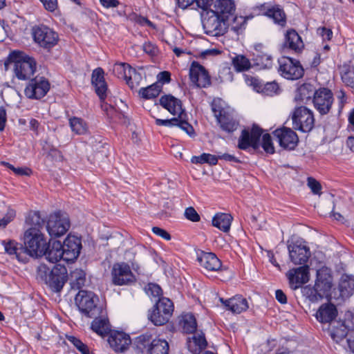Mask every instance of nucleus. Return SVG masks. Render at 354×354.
Masks as SVG:
<instances>
[{
    "mask_svg": "<svg viewBox=\"0 0 354 354\" xmlns=\"http://www.w3.org/2000/svg\"><path fill=\"white\" fill-rule=\"evenodd\" d=\"M333 286L330 270L323 267L317 272V279L314 286L310 285L301 287L302 295L312 303H317L326 297Z\"/></svg>",
    "mask_w": 354,
    "mask_h": 354,
    "instance_id": "nucleus-1",
    "label": "nucleus"
},
{
    "mask_svg": "<svg viewBox=\"0 0 354 354\" xmlns=\"http://www.w3.org/2000/svg\"><path fill=\"white\" fill-rule=\"evenodd\" d=\"M66 268L60 265L55 266L52 269L45 264H40L37 268V278L56 292L62 289L66 280Z\"/></svg>",
    "mask_w": 354,
    "mask_h": 354,
    "instance_id": "nucleus-2",
    "label": "nucleus"
},
{
    "mask_svg": "<svg viewBox=\"0 0 354 354\" xmlns=\"http://www.w3.org/2000/svg\"><path fill=\"white\" fill-rule=\"evenodd\" d=\"M24 244L28 260L30 257H41L45 253L47 245L43 234L38 227H30L24 235Z\"/></svg>",
    "mask_w": 354,
    "mask_h": 354,
    "instance_id": "nucleus-3",
    "label": "nucleus"
},
{
    "mask_svg": "<svg viewBox=\"0 0 354 354\" xmlns=\"http://www.w3.org/2000/svg\"><path fill=\"white\" fill-rule=\"evenodd\" d=\"M12 58L15 63V76L21 80L30 79L36 71L37 64L35 59L21 51H14Z\"/></svg>",
    "mask_w": 354,
    "mask_h": 354,
    "instance_id": "nucleus-4",
    "label": "nucleus"
},
{
    "mask_svg": "<svg viewBox=\"0 0 354 354\" xmlns=\"http://www.w3.org/2000/svg\"><path fill=\"white\" fill-rule=\"evenodd\" d=\"M136 348L145 354H168L169 344L163 339H153L151 334L138 336L134 342Z\"/></svg>",
    "mask_w": 354,
    "mask_h": 354,
    "instance_id": "nucleus-5",
    "label": "nucleus"
},
{
    "mask_svg": "<svg viewBox=\"0 0 354 354\" xmlns=\"http://www.w3.org/2000/svg\"><path fill=\"white\" fill-rule=\"evenodd\" d=\"M75 300L80 311L88 317H97L102 313L101 306L97 304L98 297L93 292L80 290Z\"/></svg>",
    "mask_w": 354,
    "mask_h": 354,
    "instance_id": "nucleus-6",
    "label": "nucleus"
},
{
    "mask_svg": "<svg viewBox=\"0 0 354 354\" xmlns=\"http://www.w3.org/2000/svg\"><path fill=\"white\" fill-rule=\"evenodd\" d=\"M174 309L171 300L163 297L159 298L149 313V319L156 326H162L169 322Z\"/></svg>",
    "mask_w": 354,
    "mask_h": 354,
    "instance_id": "nucleus-7",
    "label": "nucleus"
},
{
    "mask_svg": "<svg viewBox=\"0 0 354 354\" xmlns=\"http://www.w3.org/2000/svg\"><path fill=\"white\" fill-rule=\"evenodd\" d=\"M202 22L205 33L213 37L223 35L228 28L227 21L211 10H206Z\"/></svg>",
    "mask_w": 354,
    "mask_h": 354,
    "instance_id": "nucleus-8",
    "label": "nucleus"
},
{
    "mask_svg": "<svg viewBox=\"0 0 354 354\" xmlns=\"http://www.w3.org/2000/svg\"><path fill=\"white\" fill-rule=\"evenodd\" d=\"M292 128L302 132L310 131L315 124V118L311 110L304 106L296 107L292 113Z\"/></svg>",
    "mask_w": 354,
    "mask_h": 354,
    "instance_id": "nucleus-9",
    "label": "nucleus"
},
{
    "mask_svg": "<svg viewBox=\"0 0 354 354\" xmlns=\"http://www.w3.org/2000/svg\"><path fill=\"white\" fill-rule=\"evenodd\" d=\"M91 82L95 86V92L102 101L101 107L106 113L107 115L113 118L115 109L114 108L104 102L106 96L107 85L104 77V71L101 68H97L93 71Z\"/></svg>",
    "mask_w": 354,
    "mask_h": 354,
    "instance_id": "nucleus-10",
    "label": "nucleus"
},
{
    "mask_svg": "<svg viewBox=\"0 0 354 354\" xmlns=\"http://www.w3.org/2000/svg\"><path fill=\"white\" fill-rule=\"evenodd\" d=\"M111 274L112 283L115 286H129L136 281L130 266L124 262L114 263Z\"/></svg>",
    "mask_w": 354,
    "mask_h": 354,
    "instance_id": "nucleus-11",
    "label": "nucleus"
},
{
    "mask_svg": "<svg viewBox=\"0 0 354 354\" xmlns=\"http://www.w3.org/2000/svg\"><path fill=\"white\" fill-rule=\"evenodd\" d=\"M279 72L288 80H298L303 77L304 71L300 62L288 57L278 59Z\"/></svg>",
    "mask_w": 354,
    "mask_h": 354,
    "instance_id": "nucleus-12",
    "label": "nucleus"
},
{
    "mask_svg": "<svg viewBox=\"0 0 354 354\" xmlns=\"http://www.w3.org/2000/svg\"><path fill=\"white\" fill-rule=\"evenodd\" d=\"M69 227L70 221L66 214L56 212L50 215L46 229L51 237H59L64 235Z\"/></svg>",
    "mask_w": 354,
    "mask_h": 354,
    "instance_id": "nucleus-13",
    "label": "nucleus"
},
{
    "mask_svg": "<svg viewBox=\"0 0 354 354\" xmlns=\"http://www.w3.org/2000/svg\"><path fill=\"white\" fill-rule=\"evenodd\" d=\"M50 89L48 81L44 77H36L31 79L25 88L24 94L29 99H41L44 97Z\"/></svg>",
    "mask_w": 354,
    "mask_h": 354,
    "instance_id": "nucleus-14",
    "label": "nucleus"
},
{
    "mask_svg": "<svg viewBox=\"0 0 354 354\" xmlns=\"http://www.w3.org/2000/svg\"><path fill=\"white\" fill-rule=\"evenodd\" d=\"M263 130L257 125H253L251 131L243 129L239 138L238 147L246 150L250 147L258 149L260 147L259 140L262 136Z\"/></svg>",
    "mask_w": 354,
    "mask_h": 354,
    "instance_id": "nucleus-15",
    "label": "nucleus"
},
{
    "mask_svg": "<svg viewBox=\"0 0 354 354\" xmlns=\"http://www.w3.org/2000/svg\"><path fill=\"white\" fill-rule=\"evenodd\" d=\"M32 35L35 42L45 48L53 47L58 40L57 34L46 26H39L34 28Z\"/></svg>",
    "mask_w": 354,
    "mask_h": 354,
    "instance_id": "nucleus-16",
    "label": "nucleus"
},
{
    "mask_svg": "<svg viewBox=\"0 0 354 354\" xmlns=\"http://www.w3.org/2000/svg\"><path fill=\"white\" fill-rule=\"evenodd\" d=\"M333 100V95L330 90L326 88H320L315 91L312 101L315 109L323 115L328 113Z\"/></svg>",
    "mask_w": 354,
    "mask_h": 354,
    "instance_id": "nucleus-17",
    "label": "nucleus"
},
{
    "mask_svg": "<svg viewBox=\"0 0 354 354\" xmlns=\"http://www.w3.org/2000/svg\"><path fill=\"white\" fill-rule=\"evenodd\" d=\"M288 249L290 259L295 265L304 264L310 256L309 248L299 241L288 244Z\"/></svg>",
    "mask_w": 354,
    "mask_h": 354,
    "instance_id": "nucleus-18",
    "label": "nucleus"
},
{
    "mask_svg": "<svg viewBox=\"0 0 354 354\" xmlns=\"http://www.w3.org/2000/svg\"><path fill=\"white\" fill-rule=\"evenodd\" d=\"M273 133L279 145L283 149L292 150L298 144L299 138L297 133L290 128L277 129Z\"/></svg>",
    "mask_w": 354,
    "mask_h": 354,
    "instance_id": "nucleus-19",
    "label": "nucleus"
},
{
    "mask_svg": "<svg viewBox=\"0 0 354 354\" xmlns=\"http://www.w3.org/2000/svg\"><path fill=\"white\" fill-rule=\"evenodd\" d=\"M191 82L197 87L206 88L211 84L210 76L205 68L196 62H192L189 69Z\"/></svg>",
    "mask_w": 354,
    "mask_h": 354,
    "instance_id": "nucleus-20",
    "label": "nucleus"
},
{
    "mask_svg": "<svg viewBox=\"0 0 354 354\" xmlns=\"http://www.w3.org/2000/svg\"><path fill=\"white\" fill-rule=\"evenodd\" d=\"M212 111L216 118L221 128L227 132L232 133L237 129L239 124L233 115L223 109H217L216 106L212 105Z\"/></svg>",
    "mask_w": 354,
    "mask_h": 354,
    "instance_id": "nucleus-21",
    "label": "nucleus"
},
{
    "mask_svg": "<svg viewBox=\"0 0 354 354\" xmlns=\"http://www.w3.org/2000/svg\"><path fill=\"white\" fill-rule=\"evenodd\" d=\"M286 276L290 288L292 290H296L309 281V267L304 266L290 269L287 272Z\"/></svg>",
    "mask_w": 354,
    "mask_h": 354,
    "instance_id": "nucleus-22",
    "label": "nucleus"
},
{
    "mask_svg": "<svg viewBox=\"0 0 354 354\" xmlns=\"http://www.w3.org/2000/svg\"><path fill=\"white\" fill-rule=\"evenodd\" d=\"M82 249L81 240L75 236L68 235L62 243L64 261H72L80 255Z\"/></svg>",
    "mask_w": 354,
    "mask_h": 354,
    "instance_id": "nucleus-23",
    "label": "nucleus"
},
{
    "mask_svg": "<svg viewBox=\"0 0 354 354\" xmlns=\"http://www.w3.org/2000/svg\"><path fill=\"white\" fill-rule=\"evenodd\" d=\"M110 346L116 352H124L131 343L130 336L122 331H111L108 338Z\"/></svg>",
    "mask_w": 354,
    "mask_h": 354,
    "instance_id": "nucleus-24",
    "label": "nucleus"
},
{
    "mask_svg": "<svg viewBox=\"0 0 354 354\" xmlns=\"http://www.w3.org/2000/svg\"><path fill=\"white\" fill-rule=\"evenodd\" d=\"M160 105L175 116H183L187 120V115L182 108L181 101L172 95H164L160 99Z\"/></svg>",
    "mask_w": 354,
    "mask_h": 354,
    "instance_id": "nucleus-25",
    "label": "nucleus"
},
{
    "mask_svg": "<svg viewBox=\"0 0 354 354\" xmlns=\"http://www.w3.org/2000/svg\"><path fill=\"white\" fill-rule=\"evenodd\" d=\"M2 245L6 252L9 255L15 256L19 262L27 263L28 261V253L22 245L13 240L2 241Z\"/></svg>",
    "mask_w": 354,
    "mask_h": 354,
    "instance_id": "nucleus-26",
    "label": "nucleus"
},
{
    "mask_svg": "<svg viewBox=\"0 0 354 354\" xmlns=\"http://www.w3.org/2000/svg\"><path fill=\"white\" fill-rule=\"evenodd\" d=\"M220 301L227 310L236 314H240L249 308L247 299L240 295H235L229 299L220 298Z\"/></svg>",
    "mask_w": 354,
    "mask_h": 354,
    "instance_id": "nucleus-27",
    "label": "nucleus"
},
{
    "mask_svg": "<svg viewBox=\"0 0 354 354\" xmlns=\"http://www.w3.org/2000/svg\"><path fill=\"white\" fill-rule=\"evenodd\" d=\"M156 124L158 126H165L168 127H178L189 136H192L194 133L193 127L188 123L187 120L184 119L183 116H176L167 120L157 118L156 119Z\"/></svg>",
    "mask_w": 354,
    "mask_h": 354,
    "instance_id": "nucleus-28",
    "label": "nucleus"
},
{
    "mask_svg": "<svg viewBox=\"0 0 354 354\" xmlns=\"http://www.w3.org/2000/svg\"><path fill=\"white\" fill-rule=\"evenodd\" d=\"M210 10L228 21L230 17L234 15L235 5L232 0H217L214 4L213 9Z\"/></svg>",
    "mask_w": 354,
    "mask_h": 354,
    "instance_id": "nucleus-29",
    "label": "nucleus"
},
{
    "mask_svg": "<svg viewBox=\"0 0 354 354\" xmlns=\"http://www.w3.org/2000/svg\"><path fill=\"white\" fill-rule=\"evenodd\" d=\"M200 265L209 271H217L221 267V262L212 252H202L197 258Z\"/></svg>",
    "mask_w": 354,
    "mask_h": 354,
    "instance_id": "nucleus-30",
    "label": "nucleus"
},
{
    "mask_svg": "<svg viewBox=\"0 0 354 354\" xmlns=\"http://www.w3.org/2000/svg\"><path fill=\"white\" fill-rule=\"evenodd\" d=\"M46 259L50 263H57L61 259L64 260V252L62 250V243L59 241H54L46 245L44 254Z\"/></svg>",
    "mask_w": 354,
    "mask_h": 354,
    "instance_id": "nucleus-31",
    "label": "nucleus"
},
{
    "mask_svg": "<svg viewBox=\"0 0 354 354\" xmlns=\"http://www.w3.org/2000/svg\"><path fill=\"white\" fill-rule=\"evenodd\" d=\"M336 307L332 304H322L317 310L315 317L321 323H330L337 316Z\"/></svg>",
    "mask_w": 354,
    "mask_h": 354,
    "instance_id": "nucleus-32",
    "label": "nucleus"
},
{
    "mask_svg": "<svg viewBox=\"0 0 354 354\" xmlns=\"http://www.w3.org/2000/svg\"><path fill=\"white\" fill-rule=\"evenodd\" d=\"M285 46L294 51L300 53L304 48L301 37L295 30H289L285 35Z\"/></svg>",
    "mask_w": 354,
    "mask_h": 354,
    "instance_id": "nucleus-33",
    "label": "nucleus"
},
{
    "mask_svg": "<svg viewBox=\"0 0 354 354\" xmlns=\"http://www.w3.org/2000/svg\"><path fill=\"white\" fill-rule=\"evenodd\" d=\"M261 44L255 46L257 53L254 55V65L258 66L260 69L270 68L272 66V57L271 55L261 51Z\"/></svg>",
    "mask_w": 354,
    "mask_h": 354,
    "instance_id": "nucleus-34",
    "label": "nucleus"
},
{
    "mask_svg": "<svg viewBox=\"0 0 354 354\" xmlns=\"http://www.w3.org/2000/svg\"><path fill=\"white\" fill-rule=\"evenodd\" d=\"M316 91L312 84H303L297 89L295 100L300 104H307L311 100L312 96H315Z\"/></svg>",
    "mask_w": 354,
    "mask_h": 354,
    "instance_id": "nucleus-35",
    "label": "nucleus"
},
{
    "mask_svg": "<svg viewBox=\"0 0 354 354\" xmlns=\"http://www.w3.org/2000/svg\"><path fill=\"white\" fill-rule=\"evenodd\" d=\"M91 328L97 335L104 337L111 332V325L106 317H95L92 322Z\"/></svg>",
    "mask_w": 354,
    "mask_h": 354,
    "instance_id": "nucleus-36",
    "label": "nucleus"
},
{
    "mask_svg": "<svg viewBox=\"0 0 354 354\" xmlns=\"http://www.w3.org/2000/svg\"><path fill=\"white\" fill-rule=\"evenodd\" d=\"M348 333V329L343 322H336L330 324L329 333L331 338L337 343L343 340Z\"/></svg>",
    "mask_w": 354,
    "mask_h": 354,
    "instance_id": "nucleus-37",
    "label": "nucleus"
},
{
    "mask_svg": "<svg viewBox=\"0 0 354 354\" xmlns=\"http://www.w3.org/2000/svg\"><path fill=\"white\" fill-rule=\"evenodd\" d=\"M232 219V216L229 214L218 213L212 218V225L221 231L227 232L230 229Z\"/></svg>",
    "mask_w": 354,
    "mask_h": 354,
    "instance_id": "nucleus-38",
    "label": "nucleus"
},
{
    "mask_svg": "<svg viewBox=\"0 0 354 354\" xmlns=\"http://www.w3.org/2000/svg\"><path fill=\"white\" fill-rule=\"evenodd\" d=\"M268 17L272 19L275 24L281 28L286 26V15L283 8L279 5H271Z\"/></svg>",
    "mask_w": 354,
    "mask_h": 354,
    "instance_id": "nucleus-39",
    "label": "nucleus"
},
{
    "mask_svg": "<svg viewBox=\"0 0 354 354\" xmlns=\"http://www.w3.org/2000/svg\"><path fill=\"white\" fill-rule=\"evenodd\" d=\"M339 290L341 297H350L354 291V277L346 274L343 275L339 281Z\"/></svg>",
    "mask_w": 354,
    "mask_h": 354,
    "instance_id": "nucleus-40",
    "label": "nucleus"
},
{
    "mask_svg": "<svg viewBox=\"0 0 354 354\" xmlns=\"http://www.w3.org/2000/svg\"><path fill=\"white\" fill-rule=\"evenodd\" d=\"M250 84L253 85L254 89L258 92L261 91L267 95H272L276 93L279 88L278 84L274 82H267L262 86L259 82V80L255 78H252Z\"/></svg>",
    "mask_w": 354,
    "mask_h": 354,
    "instance_id": "nucleus-41",
    "label": "nucleus"
},
{
    "mask_svg": "<svg viewBox=\"0 0 354 354\" xmlns=\"http://www.w3.org/2000/svg\"><path fill=\"white\" fill-rule=\"evenodd\" d=\"M161 91V86L156 83L139 90V95L146 100H151L158 97Z\"/></svg>",
    "mask_w": 354,
    "mask_h": 354,
    "instance_id": "nucleus-42",
    "label": "nucleus"
},
{
    "mask_svg": "<svg viewBox=\"0 0 354 354\" xmlns=\"http://www.w3.org/2000/svg\"><path fill=\"white\" fill-rule=\"evenodd\" d=\"M133 71V68L127 63H115L112 69L113 73L120 79L127 80L129 74Z\"/></svg>",
    "mask_w": 354,
    "mask_h": 354,
    "instance_id": "nucleus-43",
    "label": "nucleus"
},
{
    "mask_svg": "<svg viewBox=\"0 0 354 354\" xmlns=\"http://www.w3.org/2000/svg\"><path fill=\"white\" fill-rule=\"evenodd\" d=\"M71 281L73 288L81 289L86 282V274L80 269H75L71 273Z\"/></svg>",
    "mask_w": 354,
    "mask_h": 354,
    "instance_id": "nucleus-44",
    "label": "nucleus"
},
{
    "mask_svg": "<svg viewBox=\"0 0 354 354\" xmlns=\"http://www.w3.org/2000/svg\"><path fill=\"white\" fill-rule=\"evenodd\" d=\"M182 326L186 333H194L196 331L197 324L192 314H186L183 317Z\"/></svg>",
    "mask_w": 354,
    "mask_h": 354,
    "instance_id": "nucleus-45",
    "label": "nucleus"
},
{
    "mask_svg": "<svg viewBox=\"0 0 354 354\" xmlns=\"http://www.w3.org/2000/svg\"><path fill=\"white\" fill-rule=\"evenodd\" d=\"M191 162L194 164L207 163L210 165H216L218 162V157L210 153H203L198 156H193Z\"/></svg>",
    "mask_w": 354,
    "mask_h": 354,
    "instance_id": "nucleus-46",
    "label": "nucleus"
},
{
    "mask_svg": "<svg viewBox=\"0 0 354 354\" xmlns=\"http://www.w3.org/2000/svg\"><path fill=\"white\" fill-rule=\"evenodd\" d=\"M71 128L77 134H84L87 131L86 122L80 118H72L69 120Z\"/></svg>",
    "mask_w": 354,
    "mask_h": 354,
    "instance_id": "nucleus-47",
    "label": "nucleus"
},
{
    "mask_svg": "<svg viewBox=\"0 0 354 354\" xmlns=\"http://www.w3.org/2000/svg\"><path fill=\"white\" fill-rule=\"evenodd\" d=\"M232 64L237 71H247L251 66L250 60L243 55H236L233 58Z\"/></svg>",
    "mask_w": 354,
    "mask_h": 354,
    "instance_id": "nucleus-48",
    "label": "nucleus"
},
{
    "mask_svg": "<svg viewBox=\"0 0 354 354\" xmlns=\"http://www.w3.org/2000/svg\"><path fill=\"white\" fill-rule=\"evenodd\" d=\"M192 339L194 344L198 347L194 351V353H200L206 348L207 342L203 332L196 333Z\"/></svg>",
    "mask_w": 354,
    "mask_h": 354,
    "instance_id": "nucleus-49",
    "label": "nucleus"
},
{
    "mask_svg": "<svg viewBox=\"0 0 354 354\" xmlns=\"http://www.w3.org/2000/svg\"><path fill=\"white\" fill-rule=\"evenodd\" d=\"M142 80V75L140 73H138L134 68H133V71L129 74V76L126 80L127 84L131 88H137L141 83Z\"/></svg>",
    "mask_w": 354,
    "mask_h": 354,
    "instance_id": "nucleus-50",
    "label": "nucleus"
},
{
    "mask_svg": "<svg viewBox=\"0 0 354 354\" xmlns=\"http://www.w3.org/2000/svg\"><path fill=\"white\" fill-rule=\"evenodd\" d=\"M70 342L82 354H89V349L86 344H84L80 339L75 336H66Z\"/></svg>",
    "mask_w": 354,
    "mask_h": 354,
    "instance_id": "nucleus-51",
    "label": "nucleus"
},
{
    "mask_svg": "<svg viewBox=\"0 0 354 354\" xmlns=\"http://www.w3.org/2000/svg\"><path fill=\"white\" fill-rule=\"evenodd\" d=\"M261 146L264 151L268 153H274V147L272 142L271 136L268 133L263 135Z\"/></svg>",
    "mask_w": 354,
    "mask_h": 354,
    "instance_id": "nucleus-52",
    "label": "nucleus"
},
{
    "mask_svg": "<svg viewBox=\"0 0 354 354\" xmlns=\"http://www.w3.org/2000/svg\"><path fill=\"white\" fill-rule=\"evenodd\" d=\"M271 3H264L260 5L256 6L253 8V12L257 15H263L268 17Z\"/></svg>",
    "mask_w": 354,
    "mask_h": 354,
    "instance_id": "nucleus-53",
    "label": "nucleus"
},
{
    "mask_svg": "<svg viewBox=\"0 0 354 354\" xmlns=\"http://www.w3.org/2000/svg\"><path fill=\"white\" fill-rule=\"evenodd\" d=\"M147 293L153 297H159L162 295L161 288L156 283H149L146 288Z\"/></svg>",
    "mask_w": 354,
    "mask_h": 354,
    "instance_id": "nucleus-54",
    "label": "nucleus"
},
{
    "mask_svg": "<svg viewBox=\"0 0 354 354\" xmlns=\"http://www.w3.org/2000/svg\"><path fill=\"white\" fill-rule=\"evenodd\" d=\"M185 216L187 219L192 222H198L200 221V216L192 207H189L185 209Z\"/></svg>",
    "mask_w": 354,
    "mask_h": 354,
    "instance_id": "nucleus-55",
    "label": "nucleus"
},
{
    "mask_svg": "<svg viewBox=\"0 0 354 354\" xmlns=\"http://www.w3.org/2000/svg\"><path fill=\"white\" fill-rule=\"evenodd\" d=\"M143 50L151 56H156L158 53V47L153 43L145 42L142 46Z\"/></svg>",
    "mask_w": 354,
    "mask_h": 354,
    "instance_id": "nucleus-56",
    "label": "nucleus"
},
{
    "mask_svg": "<svg viewBox=\"0 0 354 354\" xmlns=\"http://www.w3.org/2000/svg\"><path fill=\"white\" fill-rule=\"evenodd\" d=\"M308 185L310 188L311 191L315 194H320L322 186L320 183L313 178H308Z\"/></svg>",
    "mask_w": 354,
    "mask_h": 354,
    "instance_id": "nucleus-57",
    "label": "nucleus"
},
{
    "mask_svg": "<svg viewBox=\"0 0 354 354\" xmlns=\"http://www.w3.org/2000/svg\"><path fill=\"white\" fill-rule=\"evenodd\" d=\"M317 32L319 35L323 40H330L333 37V32L330 29L327 28L326 27L318 28L317 30Z\"/></svg>",
    "mask_w": 354,
    "mask_h": 354,
    "instance_id": "nucleus-58",
    "label": "nucleus"
},
{
    "mask_svg": "<svg viewBox=\"0 0 354 354\" xmlns=\"http://www.w3.org/2000/svg\"><path fill=\"white\" fill-rule=\"evenodd\" d=\"M44 8L50 11L53 12L57 8V0H40Z\"/></svg>",
    "mask_w": 354,
    "mask_h": 354,
    "instance_id": "nucleus-59",
    "label": "nucleus"
},
{
    "mask_svg": "<svg viewBox=\"0 0 354 354\" xmlns=\"http://www.w3.org/2000/svg\"><path fill=\"white\" fill-rule=\"evenodd\" d=\"M15 216V211H9L6 216L0 219V227H6L14 218Z\"/></svg>",
    "mask_w": 354,
    "mask_h": 354,
    "instance_id": "nucleus-60",
    "label": "nucleus"
},
{
    "mask_svg": "<svg viewBox=\"0 0 354 354\" xmlns=\"http://www.w3.org/2000/svg\"><path fill=\"white\" fill-rule=\"evenodd\" d=\"M152 231L154 234L156 235L162 237V239L169 241L171 239V235L165 230L158 227H153L152 228Z\"/></svg>",
    "mask_w": 354,
    "mask_h": 354,
    "instance_id": "nucleus-61",
    "label": "nucleus"
},
{
    "mask_svg": "<svg viewBox=\"0 0 354 354\" xmlns=\"http://www.w3.org/2000/svg\"><path fill=\"white\" fill-rule=\"evenodd\" d=\"M178 6L183 9H186L188 7H192V9L195 8L196 0H177Z\"/></svg>",
    "mask_w": 354,
    "mask_h": 354,
    "instance_id": "nucleus-62",
    "label": "nucleus"
},
{
    "mask_svg": "<svg viewBox=\"0 0 354 354\" xmlns=\"http://www.w3.org/2000/svg\"><path fill=\"white\" fill-rule=\"evenodd\" d=\"M101 5L106 8H113L119 6L120 2L118 0H99Z\"/></svg>",
    "mask_w": 354,
    "mask_h": 354,
    "instance_id": "nucleus-63",
    "label": "nucleus"
},
{
    "mask_svg": "<svg viewBox=\"0 0 354 354\" xmlns=\"http://www.w3.org/2000/svg\"><path fill=\"white\" fill-rule=\"evenodd\" d=\"M212 0H196L195 8H201L206 10L207 8L212 4Z\"/></svg>",
    "mask_w": 354,
    "mask_h": 354,
    "instance_id": "nucleus-64",
    "label": "nucleus"
}]
</instances>
